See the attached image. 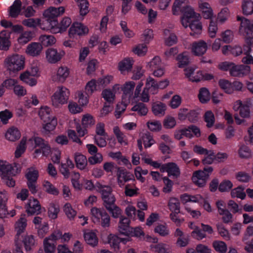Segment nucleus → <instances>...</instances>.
<instances>
[{
    "label": "nucleus",
    "instance_id": "nucleus-8",
    "mask_svg": "<svg viewBox=\"0 0 253 253\" xmlns=\"http://www.w3.org/2000/svg\"><path fill=\"white\" fill-rule=\"evenodd\" d=\"M96 186L101 195L103 204L105 208L115 204L116 198L112 194L113 189L111 187L102 185L99 183H97Z\"/></svg>",
    "mask_w": 253,
    "mask_h": 253
},
{
    "label": "nucleus",
    "instance_id": "nucleus-60",
    "mask_svg": "<svg viewBox=\"0 0 253 253\" xmlns=\"http://www.w3.org/2000/svg\"><path fill=\"white\" fill-rule=\"evenodd\" d=\"M147 128L151 131H160L162 128L161 123L158 120H150L146 124Z\"/></svg>",
    "mask_w": 253,
    "mask_h": 253
},
{
    "label": "nucleus",
    "instance_id": "nucleus-42",
    "mask_svg": "<svg viewBox=\"0 0 253 253\" xmlns=\"http://www.w3.org/2000/svg\"><path fill=\"white\" fill-rule=\"evenodd\" d=\"M74 159L76 166L79 169L83 170L86 168L87 161L85 156L81 153H76L74 155Z\"/></svg>",
    "mask_w": 253,
    "mask_h": 253
},
{
    "label": "nucleus",
    "instance_id": "nucleus-52",
    "mask_svg": "<svg viewBox=\"0 0 253 253\" xmlns=\"http://www.w3.org/2000/svg\"><path fill=\"white\" fill-rule=\"evenodd\" d=\"M21 2L19 0H15L12 5L9 8V16L12 17H17L21 11Z\"/></svg>",
    "mask_w": 253,
    "mask_h": 253
},
{
    "label": "nucleus",
    "instance_id": "nucleus-12",
    "mask_svg": "<svg viewBox=\"0 0 253 253\" xmlns=\"http://www.w3.org/2000/svg\"><path fill=\"white\" fill-rule=\"evenodd\" d=\"M89 32L88 27L80 22H74L70 27L68 36L70 38H75L76 36L83 37L86 36Z\"/></svg>",
    "mask_w": 253,
    "mask_h": 253
},
{
    "label": "nucleus",
    "instance_id": "nucleus-18",
    "mask_svg": "<svg viewBox=\"0 0 253 253\" xmlns=\"http://www.w3.org/2000/svg\"><path fill=\"white\" fill-rule=\"evenodd\" d=\"M70 70L66 66H60L56 70L55 75L53 76L54 81L63 83L69 77Z\"/></svg>",
    "mask_w": 253,
    "mask_h": 253
},
{
    "label": "nucleus",
    "instance_id": "nucleus-31",
    "mask_svg": "<svg viewBox=\"0 0 253 253\" xmlns=\"http://www.w3.org/2000/svg\"><path fill=\"white\" fill-rule=\"evenodd\" d=\"M4 136L8 141L15 142L20 138L21 132L17 127L12 126L6 130Z\"/></svg>",
    "mask_w": 253,
    "mask_h": 253
},
{
    "label": "nucleus",
    "instance_id": "nucleus-34",
    "mask_svg": "<svg viewBox=\"0 0 253 253\" xmlns=\"http://www.w3.org/2000/svg\"><path fill=\"white\" fill-rule=\"evenodd\" d=\"M32 77L31 74L29 73V71L26 70L20 74L19 79L27 85L33 87L37 84L38 81L36 78H32Z\"/></svg>",
    "mask_w": 253,
    "mask_h": 253
},
{
    "label": "nucleus",
    "instance_id": "nucleus-17",
    "mask_svg": "<svg viewBox=\"0 0 253 253\" xmlns=\"http://www.w3.org/2000/svg\"><path fill=\"white\" fill-rule=\"evenodd\" d=\"M26 212L29 215L39 214L41 212V206L39 201L34 198L28 200L25 206Z\"/></svg>",
    "mask_w": 253,
    "mask_h": 253
},
{
    "label": "nucleus",
    "instance_id": "nucleus-30",
    "mask_svg": "<svg viewBox=\"0 0 253 253\" xmlns=\"http://www.w3.org/2000/svg\"><path fill=\"white\" fill-rule=\"evenodd\" d=\"M143 143L145 148H149L155 143L152 136L149 133H146L141 136V138L137 140V145L139 149L142 150V143Z\"/></svg>",
    "mask_w": 253,
    "mask_h": 253
},
{
    "label": "nucleus",
    "instance_id": "nucleus-23",
    "mask_svg": "<svg viewBox=\"0 0 253 253\" xmlns=\"http://www.w3.org/2000/svg\"><path fill=\"white\" fill-rule=\"evenodd\" d=\"M11 33L6 30L0 32V50L7 51L11 45Z\"/></svg>",
    "mask_w": 253,
    "mask_h": 253
},
{
    "label": "nucleus",
    "instance_id": "nucleus-24",
    "mask_svg": "<svg viewBox=\"0 0 253 253\" xmlns=\"http://www.w3.org/2000/svg\"><path fill=\"white\" fill-rule=\"evenodd\" d=\"M130 220L125 216H121L118 224V231L122 235L129 236L130 235L129 226Z\"/></svg>",
    "mask_w": 253,
    "mask_h": 253
},
{
    "label": "nucleus",
    "instance_id": "nucleus-26",
    "mask_svg": "<svg viewBox=\"0 0 253 253\" xmlns=\"http://www.w3.org/2000/svg\"><path fill=\"white\" fill-rule=\"evenodd\" d=\"M117 176V183L120 187L124 186L126 182L133 179V176L131 174L120 168H118Z\"/></svg>",
    "mask_w": 253,
    "mask_h": 253
},
{
    "label": "nucleus",
    "instance_id": "nucleus-14",
    "mask_svg": "<svg viewBox=\"0 0 253 253\" xmlns=\"http://www.w3.org/2000/svg\"><path fill=\"white\" fill-rule=\"evenodd\" d=\"M121 85L119 84H114L111 88L104 89L101 93L102 98L108 103L113 104L116 99V94L120 93Z\"/></svg>",
    "mask_w": 253,
    "mask_h": 253
},
{
    "label": "nucleus",
    "instance_id": "nucleus-64",
    "mask_svg": "<svg viewBox=\"0 0 253 253\" xmlns=\"http://www.w3.org/2000/svg\"><path fill=\"white\" fill-rule=\"evenodd\" d=\"M242 9L244 14L251 15L253 13V1L245 0L242 4Z\"/></svg>",
    "mask_w": 253,
    "mask_h": 253
},
{
    "label": "nucleus",
    "instance_id": "nucleus-6",
    "mask_svg": "<svg viewBox=\"0 0 253 253\" xmlns=\"http://www.w3.org/2000/svg\"><path fill=\"white\" fill-rule=\"evenodd\" d=\"M13 175L12 165L5 160H0V176L2 182L8 187L15 186V182L12 177Z\"/></svg>",
    "mask_w": 253,
    "mask_h": 253
},
{
    "label": "nucleus",
    "instance_id": "nucleus-2",
    "mask_svg": "<svg viewBox=\"0 0 253 253\" xmlns=\"http://www.w3.org/2000/svg\"><path fill=\"white\" fill-rule=\"evenodd\" d=\"M250 101L243 102L241 100H236L233 104V109L238 112V115L234 116L235 123L237 125H241L246 123L247 119H250L252 117Z\"/></svg>",
    "mask_w": 253,
    "mask_h": 253
},
{
    "label": "nucleus",
    "instance_id": "nucleus-51",
    "mask_svg": "<svg viewBox=\"0 0 253 253\" xmlns=\"http://www.w3.org/2000/svg\"><path fill=\"white\" fill-rule=\"evenodd\" d=\"M229 16V9L227 7H224L217 14V22L220 24H222L227 20Z\"/></svg>",
    "mask_w": 253,
    "mask_h": 253
},
{
    "label": "nucleus",
    "instance_id": "nucleus-54",
    "mask_svg": "<svg viewBox=\"0 0 253 253\" xmlns=\"http://www.w3.org/2000/svg\"><path fill=\"white\" fill-rule=\"evenodd\" d=\"M43 249L45 253H55L56 243L45 238L43 241Z\"/></svg>",
    "mask_w": 253,
    "mask_h": 253
},
{
    "label": "nucleus",
    "instance_id": "nucleus-28",
    "mask_svg": "<svg viewBox=\"0 0 253 253\" xmlns=\"http://www.w3.org/2000/svg\"><path fill=\"white\" fill-rule=\"evenodd\" d=\"M42 50V46L40 43L33 42L27 46L25 53L29 56L35 57L39 55Z\"/></svg>",
    "mask_w": 253,
    "mask_h": 253
},
{
    "label": "nucleus",
    "instance_id": "nucleus-21",
    "mask_svg": "<svg viewBox=\"0 0 253 253\" xmlns=\"http://www.w3.org/2000/svg\"><path fill=\"white\" fill-rule=\"evenodd\" d=\"M27 220L25 214L21 215L19 219L15 222L14 225L15 230L16 232L15 239H20V236L23 233L27 226Z\"/></svg>",
    "mask_w": 253,
    "mask_h": 253
},
{
    "label": "nucleus",
    "instance_id": "nucleus-41",
    "mask_svg": "<svg viewBox=\"0 0 253 253\" xmlns=\"http://www.w3.org/2000/svg\"><path fill=\"white\" fill-rule=\"evenodd\" d=\"M165 43L168 46H171L177 42V39L176 35L168 29L164 30Z\"/></svg>",
    "mask_w": 253,
    "mask_h": 253
},
{
    "label": "nucleus",
    "instance_id": "nucleus-63",
    "mask_svg": "<svg viewBox=\"0 0 253 253\" xmlns=\"http://www.w3.org/2000/svg\"><path fill=\"white\" fill-rule=\"evenodd\" d=\"M233 187V184L231 181L229 179H224L219 183L218 190L221 192H228Z\"/></svg>",
    "mask_w": 253,
    "mask_h": 253
},
{
    "label": "nucleus",
    "instance_id": "nucleus-37",
    "mask_svg": "<svg viewBox=\"0 0 253 253\" xmlns=\"http://www.w3.org/2000/svg\"><path fill=\"white\" fill-rule=\"evenodd\" d=\"M167 110L166 105L161 102H156L152 105V112L156 116L162 117L165 115Z\"/></svg>",
    "mask_w": 253,
    "mask_h": 253
},
{
    "label": "nucleus",
    "instance_id": "nucleus-47",
    "mask_svg": "<svg viewBox=\"0 0 253 253\" xmlns=\"http://www.w3.org/2000/svg\"><path fill=\"white\" fill-rule=\"evenodd\" d=\"M39 41L42 46H49L54 44L56 42V38L52 35H43L40 37Z\"/></svg>",
    "mask_w": 253,
    "mask_h": 253
},
{
    "label": "nucleus",
    "instance_id": "nucleus-58",
    "mask_svg": "<svg viewBox=\"0 0 253 253\" xmlns=\"http://www.w3.org/2000/svg\"><path fill=\"white\" fill-rule=\"evenodd\" d=\"M178 66L183 68L189 63L188 53L184 52L179 54L176 57Z\"/></svg>",
    "mask_w": 253,
    "mask_h": 253
},
{
    "label": "nucleus",
    "instance_id": "nucleus-29",
    "mask_svg": "<svg viewBox=\"0 0 253 253\" xmlns=\"http://www.w3.org/2000/svg\"><path fill=\"white\" fill-rule=\"evenodd\" d=\"M22 138H25L26 139V147H28V149L31 150H33L37 147L41 146L43 142V139L38 136H32L31 137L23 136Z\"/></svg>",
    "mask_w": 253,
    "mask_h": 253
},
{
    "label": "nucleus",
    "instance_id": "nucleus-32",
    "mask_svg": "<svg viewBox=\"0 0 253 253\" xmlns=\"http://www.w3.org/2000/svg\"><path fill=\"white\" fill-rule=\"evenodd\" d=\"M203 199V197L200 194L190 195L184 193L180 196V200L183 204L187 203H200Z\"/></svg>",
    "mask_w": 253,
    "mask_h": 253
},
{
    "label": "nucleus",
    "instance_id": "nucleus-56",
    "mask_svg": "<svg viewBox=\"0 0 253 253\" xmlns=\"http://www.w3.org/2000/svg\"><path fill=\"white\" fill-rule=\"evenodd\" d=\"M90 95L86 94L83 91L80 90L76 92V98L80 106H86L89 102V96Z\"/></svg>",
    "mask_w": 253,
    "mask_h": 253
},
{
    "label": "nucleus",
    "instance_id": "nucleus-61",
    "mask_svg": "<svg viewBox=\"0 0 253 253\" xmlns=\"http://www.w3.org/2000/svg\"><path fill=\"white\" fill-rule=\"evenodd\" d=\"M162 64V61L160 57L156 56L147 63L146 66V68L152 71L155 68L161 66Z\"/></svg>",
    "mask_w": 253,
    "mask_h": 253
},
{
    "label": "nucleus",
    "instance_id": "nucleus-33",
    "mask_svg": "<svg viewBox=\"0 0 253 253\" xmlns=\"http://www.w3.org/2000/svg\"><path fill=\"white\" fill-rule=\"evenodd\" d=\"M40 103L38 96L35 94H31L23 98L22 104L25 108L29 109L33 106H36Z\"/></svg>",
    "mask_w": 253,
    "mask_h": 253
},
{
    "label": "nucleus",
    "instance_id": "nucleus-10",
    "mask_svg": "<svg viewBox=\"0 0 253 253\" xmlns=\"http://www.w3.org/2000/svg\"><path fill=\"white\" fill-rule=\"evenodd\" d=\"M212 171L213 169L211 167L206 168L203 170L196 171L193 174L192 180L196 185L203 187L206 185Z\"/></svg>",
    "mask_w": 253,
    "mask_h": 253
},
{
    "label": "nucleus",
    "instance_id": "nucleus-20",
    "mask_svg": "<svg viewBox=\"0 0 253 253\" xmlns=\"http://www.w3.org/2000/svg\"><path fill=\"white\" fill-rule=\"evenodd\" d=\"M251 67L243 64L236 65L234 63L231 70V75L236 77H243L251 72Z\"/></svg>",
    "mask_w": 253,
    "mask_h": 253
},
{
    "label": "nucleus",
    "instance_id": "nucleus-15",
    "mask_svg": "<svg viewBox=\"0 0 253 253\" xmlns=\"http://www.w3.org/2000/svg\"><path fill=\"white\" fill-rule=\"evenodd\" d=\"M135 83L132 81H127L121 85V91L123 92L122 98L127 102L134 98L133 92L135 87Z\"/></svg>",
    "mask_w": 253,
    "mask_h": 253
},
{
    "label": "nucleus",
    "instance_id": "nucleus-1",
    "mask_svg": "<svg viewBox=\"0 0 253 253\" xmlns=\"http://www.w3.org/2000/svg\"><path fill=\"white\" fill-rule=\"evenodd\" d=\"M24 55L14 53L8 56L4 60V66L10 75L17 74L23 70L25 66Z\"/></svg>",
    "mask_w": 253,
    "mask_h": 253
},
{
    "label": "nucleus",
    "instance_id": "nucleus-57",
    "mask_svg": "<svg viewBox=\"0 0 253 253\" xmlns=\"http://www.w3.org/2000/svg\"><path fill=\"white\" fill-rule=\"evenodd\" d=\"M81 123L83 127L87 128L94 126L95 120L91 115L86 114L83 116Z\"/></svg>",
    "mask_w": 253,
    "mask_h": 253
},
{
    "label": "nucleus",
    "instance_id": "nucleus-44",
    "mask_svg": "<svg viewBox=\"0 0 253 253\" xmlns=\"http://www.w3.org/2000/svg\"><path fill=\"white\" fill-rule=\"evenodd\" d=\"M33 39V35L30 31H23L21 33L17 38L18 43L24 45Z\"/></svg>",
    "mask_w": 253,
    "mask_h": 253
},
{
    "label": "nucleus",
    "instance_id": "nucleus-45",
    "mask_svg": "<svg viewBox=\"0 0 253 253\" xmlns=\"http://www.w3.org/2000/svg\"><path fill=\"white\" fill-rule=\"evenodd\" d=\"M97 81L92 79L88 81L84 87V91L86 94L91 95L99 89Z\"/></svg>",
    "mask_w": 253,
    "mask_h": 253
},
{
    "label": "nucleus",
    "instance_id": "nucleus-19",
    "mask_svg": "<svg viewBox=\"0 0 253 253\" xmlns=\"http://www.w3.org/2000/svg\"><path fill=\"white\" fill-rule=\"evenodd\" d=\"M134 61L133 58L127 57L119 62L118 69L121 73L125 75L131 71Z\"/></svg>",
    "mask_w": 253,
    "mask_h": 253
},
{
    "label": "nucleus",
    "instance_id": "nucleus-35",
    "mask_svg": "<svg viewBox=\"0 0 253 253\" xmlns=\"http://www.w3.org/2000/svg\"><path fill=\"white\" fill-rule=\"evenodd\" d=\"M152 252L156 253H172L171 247L165 243H159L156 245H151L150 246Z\"/></svg>",
    "mask_w": 253,
    "mask_h": 253
},
{
    "label": "nucleus",
    "instance_id": "nucleus-27",
    "mask_svg": "<svg viewBox=\"0 0 253 253\" xmlns=\"http://www.w3.org/2000/svg\"><path fill=\"white\" fill-rule=\"evenodd\" d=\"M161 172H167L169 176L177 177L180 175V170L177 166L173 163L164 164Z\"/></svg>",
    "mask_w": 253,
    "mask_h": 253
},
{
    "label": "nucleus",
    "instance_id": "nucleus-4",
    "mask_svg": "<svg viewBox=\"0 0 253 253\" xmlns=\"http://www.w3.org/2000/svg\"><path fill=\"white\" fill-rule=\"evenodd\" d=\"M65 8L63 6L55 7L50 6L45 9L42 13L43 17L45 19V21H42L40 24V28L43 30L48 31L49 29L48 27L51 22L57 21V18L62 15L65 13Z\"/></svg>",
    "mask_w": 253,
    "mask_h": 253
},
{
    "label": "nucleus",
    "instance_id": "nucleus-48",
    "mask_svg": "<svg viewBox=\"0 0 253 253\" xmlns=\"http://www.w3.org/2000/svg\"><path fill=\"white\" fill-rule=\"evenodd\" d=\"M218 84L221 89L227 94H232L234 92L232 83L225 79H220L218 81Z\"/></svg>",
    "mask_w": 253,
    "mask_h": 253
},
{
    "label": "nucleus",
    "instance_id": "nucleus-7",
    "mask_svg": "<svg viewBox=\"0 0 253 253\" xmlns=\"http://www.w3.org/2000/svg\"><path fill=\"white\" fill-rule=\"evenodd\" d=\"M70 91L63 85L58 86L51 96V103L53 106L59 107L66 104L69 98Z\"/></svg>",
    "mask_w": 253,
    "mask_h": 253
},
{
    "label": "nucleus",
    "instance_id": "nucleus-49",
    "mask_svg": "<svg viewBox=\"0 0 253 253\" xmlns=\"http://www.w3.org/2000/svg\"><path fill=\"white\" fill-rule=\"evenodd\" d=\"M25 177L27 182H37L39 177V171L35 168H30L27 169Z\"/></svg>",
    "mask_w": 253,
    "mask_h": 253
},
{
    "label": "nucleus",
    "instance_id": "nucleus-50",
    "mask_svg": "<svg viewBox=\"0 0 253 253\" xmlns=\"http://www.w3.org/2000/svg\"><path fill=\"white\" fill-rule=\"evenodd\" d=\"M120 237L115 234H110L107 237V243L114 250L120 249Z\"/></svg>",
    "mask_w": 253,
    "mask_h": 253
},
{
    "label": "nucleus",
    "instance_id": "nucleus-9",
    "mask_svg": "<svg viewBox=\"0 0 253 253\" xmlns=\"http://www.w3.org/2000/svg\"><path fill=\"white\" fill-rule=\"evenodd\" d=\"M72 20L71 18L68 17H63L59 23L57 21L51 22L49 26L48 27L49 32L53 34H62L65 32L67 28L71 25Z\"/></svg>",
    "mask_w": 253,
    "mask_h": 253
},
{
    "label": "nucleus",
    "instance_id": "nucleus-53",
    "mask_svg": "<svg viewBox=\"0 0 253 253\" xmlns=\"http://www.w3.org/2000/svg\"><path fill=\"white\" fill-rule=\"evenodd\" d=\"M211 98V93L208 88L202 87L200 89L198 98L202 103H208L210 100Z\"/></svg>",
    "mask_w": 253,
    "mask_h": 253
},
{
    "label": "nucleus",
    "instance_id": "nucleus-55",
    "mask_svg": "<svg viewBox=\"0 0 253 253\" xmlns=\"http://www.w3.org/2000/svg\"><path fill=\"white\" fill-rule=\"evenodd\" d=\"M230 194L231 196L233 198H237L242 200L245 199L246 197L245 188L242 186H239L232 189Z\"/></svg>",
    "mask_w": 253,
    "mask_h": 253
},
{
    "label": "nucleus",
    "instance_id": "nucleus-59",
    "mask_svg": "<svg viewBox=\"0 0 253 253\" xmlns=\"http://www.w3.org/2000/svg\"><path fill=\"white\" fill-rule=\"evenodd\" d=\"M63 211L70 220L74 219L77 214V211L73 209L71 204L69 203H67L64 205Z\"/></svg>",
    "mask_w": 253,
    "mask_h": 253
},
{
    "label": "nucleus",
    "instance_id": "nucleus-3",
    "mask_svg": "<svg viewBox=\"0 0 253 253\" xmlns=\"http://www.w3.org/2000/svg\"><path fill=\"white\" fill-rule=\"evenodd\" d=\"M200 14L193 17L190 16L181 17L180 21L182 26L185 28L190 29V35L192 36L198 37L202 33L203 26L201 22L198 19Z\"/></svg>",
    "mask_w": 253,
    "mask_h": 253
},
{
    "label": "nucleus",
    "instance_id": "nucleus-36",
    "mask_svg": "<svg viewBox=\"0 0 253 253\" xmlns=\"http://www.w3.org/2000/svg\"><path fill=\"white\" fill-rule=\"evenodd\" d=\"M57 125V118L55 116L50 117L42 125V130L45 133H48L54 130Z\"/></svg>",
    "mask_w": 253,
    "mask_h": 253
},
{
    "label": "nucleus",
    "instance_id": "nucleus-13",
    "mask_svg": "<svg viewBox=\"0 0 253 253\" xmlns=\"http://www.w3.org/2000/svg\"><path fill=\"white\" fill-rule=\"evenodd\" d=\"M198 8L202 16L205 19L211 20L214 17V12L211 4L205 0H199Z\"/></svg>",
    "mask_w": 253,
    "mask_h": 253
},
{
    "label": "nucleus",
    "instance_id": "nucleus-16",
    "mask_svg": "<svg viewBox=\"0 0 253 253\" xmlns=\"http://www.w3.org/2000/svg\"><path fill=\"white\" fill-rule=\"evenodd\" d=\"M208 48V43L204 40L193 42L190 46L191 53L197 56H201L206 53Z\"/></svg>",
    "mask_w": 253,
    "mask_h": 253
},
{
    "label": "nucleus",
    "instance_id": "nucleus-40",
    "mask_svg": "<svg viewBox=\"0 0 253 253\" xmlns=\"http://www.w3.org/2000/svg\"><path fill=\"white\" fill-rule=\"evenodd\" d=\"M22 243L23 244L26 251H31L37 244V241L34 236L26 235L24 236Z\"/></svg>",
    "mask_w": 253,
    "mask_h": 253
},
{
    "label": "nucleus",
    "instance_id": "nucleus-22",
    "mask_svg": "<svg viewBox=\"0 0 253 253\" xmlns=\"http://www.w3.org/2000/svg\"><path fill=\"white\" fill-rule=\"evenodd\" d=\"M237 20L241 21L239 29V32L241 35L246 37L249 35L251 32H253V24H251L249 20L239 16L237 17Z\"/></svg>",
    "mask_w": 253,
    "mask_h": 253
},
{
    "label": "nucleus",
    "instance_id": "nucleus-5",
    "mask_svg": "<svg viewBox=\"0 0 253 253\" xmlns=\"http://www.w3.org/2000/svg\"><path fill=\"white\" fill-rule=\"evenodd\" d=\"M171 10L173 15L182 13L181 17L190 16L193 17L197 15L194 9L189 4V0H175L172 4Z\"/></svg>",
    "mask_w": 253,
    "mask_h": 253
},
{
    "label": "nucleus",
    "instance_id": "nucleus-11",
    "mask_svg": "<svg viewBox=\"0 0 253 253\" xmlns=\"http://www.w3.org/2000/svg\"><path fill=\"white\" fill-rule=\"evenodd\" d=\"M65 50L55 48H48L45 52V59L50 64H56L59 62L65 55Z\"/></svg>",
    "mask_w": 253,
    "mask_h": 253
},
{
    "label": "nucleus",
    "instance_id": "nucleus-43",
    "mask_svg": "<svg viewBox=\"0 0 253 253\" xmlns=\"http://www.w3.org/2000/svg\"><path fill=\"white\" fill-rule=\"evenodd\" d=\"M145 87L152 94H155L158 92L157 82L151 77L146 79Z\"/></svg>",
    "mask_w": 253,
    "mask_h": 253
},
{
    "label": "nucleus",
    "instance_id": "nucleus-25",
    "mask_svg": "<svg viewBox=\"0 0 253 253\" xmlns=\"http://www.w3.org/2000/svg\"><path fill=\"white\" fill-rule=\"evenodd\" d=\"M84 238L85 243L89 246L95 247L97 246L98 239L96 233L93 230H84Z\"/></svg>",
    "mask_w": 253,
    "mask_h": 253
},
{
    "label": "nucleus",
    "instance_id": "nucleus-62",
    "mask_svg": "<svg viewBox=\"0 0 253 253\" xmlns=\"http://www.w3.org/2000/svg\"><path fill=\"white\" fill-rule=\"evenodd\" d=\"M77 3L80 9V14L82 16L85 15L89 12V3L87 0H75Z\"/></svg>",
    "mask_w": 253,
    "mask_h": 253
},
{
    "label": "nucleus",
    "instance_id": "nucleus-38",
    "mask_svg": "<svg viewBox=\"0 0 253 253\" xmlns=\"http://www.w3.org/2000/svg\"><path fill=\"white\" fill-rule=\"evenodd\" d=\"M51 109L46 106L42 105L38 109V114L41 120L45 122L50 117H52L53 115H51Z\"/></svg>",
    "mask_w": 253,
    "mask_h": 253
},
{
    "label": "nucleus",
    "instance_id": "nucleus-39",
    "mask_svg": "<svg viewBox=\"0 0 253 253\" xmlns=\"http://www.w3.org/2000/svg\"><path fill=\"white\" fill-rule=\"evenodd\" d=\"M106 211L103 209L93 207L90 210L91 218L92 222L95 224H100L101 218Z\"/></svg>",
    "mask_w": 253,
    "mask_h": 253
},
{
    "label": "nucleus",
    "instance_id": "nucleus-46",
    "mask_svg": "<svg viewBox=\"0 0 253 253\" xmlns=\"http://www.w3.org/2000/svg\"><path fill=\"white\" fill-rule=\"evenodd\" d=\"M131 111L137 112L140 116H145L147 115L149 110L146 104L143 102H138L132 107Z\"/></svg>",
    "mask_w": 253,
    "mask_h": 253
}]
</instances>
